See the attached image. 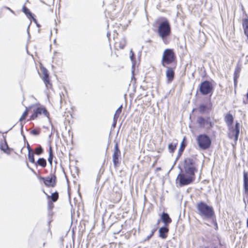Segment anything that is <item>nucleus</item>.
Instances as JSON below:
<instances>
[{
  "instance_id": "nucleus-1",
  "label": "nucleus",
  "mask_w": 248,
  "mask_h": 248,
  "mask_svg": "<svg viewBox=\"0 0 248 248\" xmlns=\"http://www.w3.org/2000/svg\"><path fill=\"white\" fill-rule=\"evenodd\" d=\"M184 168L185 173H180L177 177L181 186L192 183L195 179V172L197 171L195 161L191 158H187L185 160Z\"/></svg>"
},
{
  "instance_id": "nucleus-2",
  "label": "nucleus",
  "mask_w": 248,
  "mask_h": 248,
  "mask_svg": "<svg viewBox=\"0 0 248 248\" xmlns=\"http://www.w3.org/2000/svg\"><path fill=\"white\" fill-rule=\"evenodd\" d=\"M161 63L164 67H167L169 65H177V57L173 49L167 48L164 50Z\"/></svg>"
},
{
  "instance_id": "nucleus-3",
  "label": "nucleus",
  "mask_w": 248,
  "mask_h": 248,
  "mask_svg": "<svg viewBox=\"0 0 248 248\" xmlns=\"http://www.w3.org/2000/svg\"><path fill=\"white\" fill-rule=\"evenodd\" d=\"M157 32L165 45L170 43L168 37L171 33V27L169 21L167 19L161 22L158 27Z\"/></svg>"
},
{
  "instance_id": "nucleus-4",
  "label": "nucleus",
  "mask_w": 248,
  "mask_h": 248,
  "mask_svg": "<svg viewBox=\"0 0 248 248\" xmlns=\"http://www.w3.org/2000/svg\"><path fill=\"white\" fill-rule=\"evenodd\" d=\"M31 115L28 121H32L42 115L46 118L49 117V113L46 108L40 104H34L30 106Z\"/></svg>"
},
{
  "instance_id": "nucleus-5",
  "label": "nucleus",
  "mask_w": 248,
  "mask_h": 248,
  "mask_svg": "<svg viewBox=\"0 0 248 248\" xmlns=\"http://www.w3.org/2000/svg\"><path fill=\"white\" fill-rule=\"evenodd\" d=\"M196 207L198 214L205 218H215V214L213 207L203 202L197 203Z\"/></svg>"
},
{
  "instance_id": "nucleus-6",
  "label": "nucleus",
  "mask_w": 248,
  "mask_h": 248,
  "mask_svg": "<svg viewBox=\"0 0 248 248\" xmlns=\"http://www.w3.org/2000/svg\"><path fill=\"white\" fill-rule=\"evenodd\" d=\"M197 142L199 147L202 150L209 149L212 144L211 138L205 134H200L197 137Z\"/></svg>"
},
{
  "instance_id": "nucleus-7",
  "label": "nucleus",
  "mask_w": 248,
  "mask_h": 248,
  "mask_svg": "<svg viewBox=\"0 0 248 248\" xmlns=\"http://www.w3.org/2000/svg\"><path fill=\"white\" fill-rule=\"evenodd\" d=\"M213 91L214 86L211 81L204 80L199 86V91L202 95L212 94Z\"/></svg>"
},
{
  "instance_id": "nucleus-8",
  "label": "nucleus",
  "mask_w": 248,
  "mask_h": 248,
  "mask_svg": "<svg viewBox=\"0 0 248 248\" xmlns=\"http://www.w3.org/2000/svg\"><path fill=\"white\" fill-rule=\"evenodd\" d=\"M197 123L201 128L205 130H210L214 126V123L212 122L209 117H198L197 120Z\"/></svg>"
},
{
  "instance_id": "nucleus-9",
  "label": "nucleus",
  "mask_w": 248,
  "mask_h": 248,
  "mask_svg": "<svg viewBox=\"0 0 248 248\" xmlns=\"http://www.w3.org/2000/svg\"><path fill=\"white\" fill-rule=\"evenodd\" d=\"M40 181H42L44 185L47 187H55L57 185V177L55 174H51L49 176L38 177Z\"/></svg>"
},
{
  "instance_id": "nucleus-10",
  "label": "nucleus",
  "mask_w": 248,
  "mask_h": 248,
  "mask_svg": "<svg viewBox=\"0 0 248 248\" xmlns=\"http://www.w3.org/2000/svg\"><path fill=\"white\" fill-rule=\"evenodd\" d=\"M44 194L46 195L47 199V208L49 210H51L54 207L53 204L54 202H56L59 198V194L57 191L52 193L51 195H48L45 191H44Z\"/></svg>"
},
{
  "instance_id": "nucleus-11",
  "label": "nucleus",
  "mask_w": 248,
  "mask_h": 248,
  "mask_svg": "<svg viewBox=\"0 0 248 248\" xmlns=\"http://www.w3.org/2000/svg\"><path fill=\"white\" fill-rule=\"evenodd\" d=\"M40 70L42 73L41 78L43 80L46 87L47 89H51L52 87V84L51 82L48 70L42 65L40 66Z\"/></svg>"
},
{
  "instance_id": "nucleus-12",
  "label": "nucleus",
  "mask_w": 248,
  "mask_h": 248,
  "mask_svg": "<svg viewBox=\"0 0 248 248\" xmlns=\"http://www.w3.org/2000/svg\"><path fill=\"white\" fill-rule=\"evenodd\" d=\"M239 133L240 124L238 122H236L234 127H231L229 128L228 136L230 139H233L235 142H236L238 139Z\"/></svg>"
},
{
  "instance_id": "nucleus-13",
  "label": "nucleus",
  "mask_w": 248,
  "mask_h": 248,
  "mask_svg": "<svg viewBox=\"0 0 248 248\" xmlns=\"http://www.w3.org/2000/svg\"><path fill=\"white\" fill-rule=\"evenodd\" d=\"M177 65L172 66L171 67H169L168 66L166 71V76L167 79V82L170 83L171 82L174 78L175 76V70L176 68Z\"/></svg>"
},
{
  "instance_id": "nucleus-14",
  "label": "nucleus",
  "mask_w": 248,
  "mask_h": 248,
  "mask_svg": "<svg viewBox=\"0 0 248 248\" xmlns=\"http://www.w3.org/2000/svg\"><path fill=\"white\" fill-rule=\"evenodd\" d=\"M121 155V151L119 148L118 143H116L114 146V152L112 155V160L115 167L118 166L119 164V158Z\"/></svg>"
},
{
  "instance_id": "nucleus-15",
  "label": "nucleus",
  "mask_w": 248,
  "mask_h": 248,
  "mask_svg": "<svg viewBox=\"0 0 248 248\" xmlns=\"http://www.w3.org/2000/svg\"><path fill=\"white\" fill-rule=\"evenodd\" d=\"M243 186L245 194L248 195V172L246 171L243 172Z\"/></svg>"
},
{
  "instance_id": "nucleus-16",
  "label": "nucleus",
  "mask_w": 248,
  "mask_h": 248,
  "mask_svg": "<svg viewBox=\"0 0 248 248\" xmlns=\"http://www.w3.org/2000/svg\"><path fill=\"white\" fill-rule=\"evenodd\" d=\"M126 44V41L125 39H121L117 41H116L114 43V47L116 49H123Z\"/></svg>"
},
{
  "instance_id": "nucleus-17",
  "label": "nucleus",
  "mask_w": 248,
  "mask_h": 248,
  "mask_svg": "<svg viewBox=\"0 0 248 248\" xmlns=\"http://www.w3.org/2000/svg\"><path fill=\"white\" fill-rule=\"evenodd\" d=\"M161 219L166 226H168L172 222V219L170 217L168 214L166 213H163L162 214L161 216Z\"/></svg>"
},
{
  "instance_id": "nucleus-18",
  "label": "nucleus",
  "mask_w": 248,
  "mask_h": 248,
  "mask_svg": "<svg viewBox=\"0 0 248 248\" xmlns=\"http://www.w3.org/2000/svg\"><path fill=\"white\" fill-rule=\"evenodd\" d=\"M168 226H165L164 227H161L159 230V237L163 239H165L167 237V234L169 231Z\"/></svg>"
},
{
  "instance_id": "nucleus-19",
  "label": "nucleus",
  "mask_w": 248,
  "mask_h": 248,
  "mask_svg": "<svg viewBox=\"0 0 248 248\" xmlns=\"http://www.w3.org/2000/svg\"><path fill=\"white\" fill-rule=\"evenodd\" d=\"M224 120L228 126H232L233 123V117L230 112L227 113L224 116Z\"/></svg>"
},
{
  "instance_id": "nucleus-20",
  "label": "nucleus",
  "mask_w": 248,
  "mask_h": 248,
  "mask_svg": "<svg viewBox=\"0 0 248 248\" xmlns=\"http://www.w3.org/2000/svg\"><path fill=\"white\" fill-rule=\"evenodd\" d=\"M0 149L7 154H10L11 153V149L8 147L6 140L1 141L0 143Z\"/></svg>"
},
{
  "instance_id": "nucleus-21",
  "label": "nucleus",
  "mask_w": 248,
  "mask_h": 248,
  "mask_svg": "<svg viewBox=\"0 0 248 248\" xmlns=\"http://www.w3.org/2000/svg\"><path fill=\"white\" fill-rule=\"evenodd\" d=\"M242 26L244 33L248 40V18H245L242 20Z\"/></svg>"
},
{
  "instance_id": "nucleus-22",
  "label": "nucleus",
  "mask_w": 248,
  "mask_h": 248,
  "mask_svg": "<svg viewBox=\"0 0 248 248\" xmlns=\"http://www.w3.org/2000/svg\"><path fill=\"white\" fill-rule=\"evenodd\" d=\"M31 109H30V106L29 107H26L25 111H24V112L23 113L22 115L19 119V122H22L23 121H25L27 118L29 113H31Z\"/></svg>"
},
{
  "instance_id": "nucleus-23",
  "label": "nucleus",
  "mask_w": 248,
  "mask_h": 248,
  "mask_svg": "<svg viewBox=\"0 0 248 248\" xmlns=\"http://www.w3.org/2000/svg\"><path fill=\"white\" fill-rule=\"evenodd\" d=\"M22 11L29 18L33 19L35 20V19L33 18L32 13L25 5H24L22 7Z\"/></svg>"
},
{
  "instance_id": "nucleus-24",
  "label": "nucleus",
  "mask_w": 248,
  "mask_h": 248,
  "mask_svg": "<svg viewBox=\"0 0 248 248\" xmlns=\"http://www.w3.org/2000/svg\"><path fill=\"white\" fill-rule=\"evenodd\" d=\"M240 71L241 68L239 66H237L235 69L233 74V80L235 84H236L237 82V79L239 77Z\"/></svg>"
},
{
  "instance_id": "nucleus-25",
  "label": "nucleus",
  "mask_w": 248,
  "mask_h": 248,
  "mask_svg": "<svg viewBox=\"0 0 248 248\" xmlns=\"http://www.w3.org/2000/svg\"><path fill=\"white\" fill-rule=\"evenodd\" d=\"M48 154H49V156L48 157V161L49 163L50 164V165L51 166L52 165V161H53L54 155H53V148L51 145H50L49 146Z\"/></svg>"
},
{
  "instance_id": "nucleus-26",
  "label": "nucleus",
  "mask_w": 248,
  "mask_h": 248,
  "mask_svg": "<svg viewBox=\"0 0 248 248\" xmlns=\"http://www.w3.org/2000/svg\"><path fill=\"white\" fill-rule=\"evenodd\" d=\"M35 163L42 168H45L47 165L46 161L44 158H39Z\"/></svg>"
},
{
  "instance_id": "nucleus-27",
  "label": "nucleus",
  "mask_w": 248,
  "mask_h": 248,
  "mask_svg": "<svg viewBox=\"0 0 248 248\" xmlns=\"http://www.w3.org/2000/svg\"><path fill=\"white\" fill-rule=\"evenodd\" d=\"M122 108H123V107L122 106H121L116 111L115 114H114V117H113V121L114 122L116 123L118 119L119 118L121 112H122Z\"/></svg>"
},
{
  "instance_id": "nucleus-28",
  "label": "nucleus",
  "mask_w": 248,
  "mask_h": 248,
  "mask_svg": "<svg viewBox=\"0 0 248 248\" xmlns=\"http://www.w3.org/2000/svg\"><path fill=\"white\" fill-rule=\"evenodd\" d=\"M186 137H184V138L183 139V140L181 143V146L179 149V153H178V154L179 155H181L182 153L184 151L186 145Z\"/></svg>"
},
{
  "instance_id": "nucleus-29",
  "label": "nucleus",
  "mask_w": 248,
  "mask_h": 248,
  "mask_svg": "<svg viewBox=\"0 0 248 248\" xmlns=\"http://www.w3.org/2000/svg\"><path fill=\"white\" fill-rule=\"evenodd\" d=\"M177 144V142H176L175 143H171L169 144L168 149L170 153H173L174 152L176 149Z\"/></svg>"
},
{
  "instance_id": "nucleus-30",
  "label": "nucleus",
  "mask_w": 248,
  "mask_h": 248,
  "mask_svg": "<svg viewBox=\"0 0 248 248\" xmlns=\"http://www.w3.org/2000/svg\"><path fill=\"white\" fill-rule=\"evenodd\" d=\"M34 153L33 151L28 152V157L29 161L31 163H35V159L34 156Z\"/></svg>"
},
{
  "instance_id": "nucleus-31",
  "label": "nucleus",
  "mask_w": 248,
  "mask_h": 248,
  "mask_svg": "<svg viewBox=\"0 0 248 248\" xmlns=\"http://www.w3.org/2000/svg\"><path fill=\"white\" fill-rule=\"evenodd\" d=\"M44 153V149L41 145L38 146L34 149V154L37 155H40Z\"/></svg>"
},
{
  "instance_id": "nucleus-32",
  "label": "nucleus",
  "mask_w": 248,
  "mask_h": 248,
  "mask_svg": "<svg viewBox=\"0 0 248 248\" xmlns=\"http://www.w3.org/2000/svg\"><path fill=\"white\" fill-rule=\"evenodd\" d=\"M207 109V106L205 105H200L199 107V112L201 113H204Z\"/></svg>"
},
{
  "instance_id": "nucleus-33",
  "label": "nucleus",
  "mask_w": 248,
  "mask_h": 248,
  "mask_svg": "<svg viewBox=\"0 0 248 248\" xmlns=\"http://www.w3.org/2000/svg\"><path fill=\"white\" fill-rule=\"evenodd\" d=\"M40 133H41V129L40 128H37L33 129L31 131V134L35 135V136L39 135L40 134Z\"/></svg>"
},
{
  "instance_id": "nucleus-34",
  "label": "nucleus",
  "mask_w": 248,
  "mask_h": 248,
  "mask_svg": "<svg viewBox=\"0 0 248 248\" xmlns=\"http://www.w3.org/2000/svg\"><path fill=\"white\" fill-rule=\"evenodd\" d=\"M156 229H154L152 230L151 233L149 235H148L146 239H145V241H148L149 239H151V238L154 235L155 232H156Z\"/></svg>"
},
{
  "instance_id": "nucleus-35",
  "label": "nucleus",
  "mask_w": 248,
  "mask_h": 248,
  "mask_svg": "<svg viewBox=\"0 0 248 248\" xmlns=\"http://www.w3.org/2000/svg\"><path fill=\"white\" fill-rule=\"evenodd\" d=\"M211 219H212L213 222L214 223L215 229L216 230H218V226L216 221V216L215 217V218H212Z\"/></svg>"
},
{
  "instance_id": "nucleus-36",
  "label": "nucleus",
  "mask_w": 248,
  "mask_h": 248,
  "mask_svg": "<svg viewBox=\"0 0 248 248\" xmlns=\"http://www.w3.org/2000/svg\"><path fill=\"white\" fill-rule=\"evenodd\" d=\"M27 148L28 152L33 151L32 149H31V146L29 143L27 144Z\"/></svg>"
},
{
  "instance_id": "nucleus-37",
  "label": "nucleus",
  "mask_w": 248,
  "mask_h": 248,
  "mask_svg": "<svg viewBox=\"0 0 248 248\" xmlns=\"http://www.w3.org/2000/svg\"><path fill=\"white\" fill-rule=\"evenodd\" d=\"M147 42L149 43H152V40L151 39H149L148 41H147Z\"/></svg>"
},
{
  "instance_id": "nucleus-38",
  "label": "nucleus",
  "mask_w": 248,
  "mask_h": 248,
  "mask_svg": "<svg viewBox=\"0 0 248 248\" xmlns=\"http://www.w3.org/2000/svg\"><path fill=\"white\" fill-rule=\"evenodd\" d=\"M159 223H160V220H158L157 221V224H159Z\"/></svg>"
},
{
  "instance_id": "nucleus-39",
  "label": "nucleus",
  "mask_w": 248,
  "mask_h": 248,
  "mask_svg": "<svg viewBox=\"0 0 248 248\" xmlns=\"http://www.w3.org/2000/svg\"><path fill=\"white\" fill-rule=\"evenodd\" d=\"M160 169H160V168H157L156 169V170H160Z\"/></svg>"
},
{
  "instance_id": "nucleus-40",
  "label": "nucleus",
  "mask_w": 248,
  "mask_h": 248,
  "mask_svg": "<svg viewBox=\"0 0 248 248\" xmlns=\"http://www.w3.org/2000/svg\"><path fill=\"white\" fill-rule=\"evenodd\" d=\"M8 9L9 10H10L11 12H13V11H12V10H11V9H10V8H8Z\"/></svg>"
}]
</instances>
